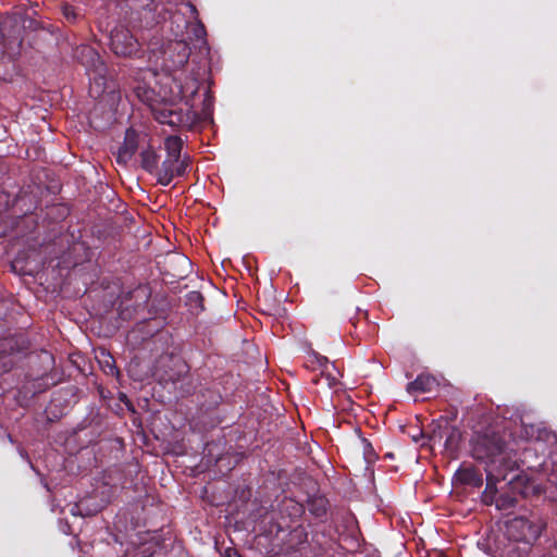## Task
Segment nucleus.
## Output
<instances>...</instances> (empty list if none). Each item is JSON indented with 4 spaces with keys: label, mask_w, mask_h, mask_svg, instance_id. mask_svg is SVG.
<instances>
[{
    "label": "nucleus",
    "mask_w": 557,
    "mask_h": 557,
    "mask_svg": "<svg viewBox=\"0 0 557 557\" xmlns=\"http://www.w3.org/2000/svg\"><path fill=\"white\" fill-rule=\"evenodd\" d=\"M182 76L183 73L173 77L169 94L164 91L163 95H157L154 89L146 84H137L134 91L137 98L150 108L160 124L189 129L196 121V114L190 109L184 110L177 101L189 104L193 96L198 92L199 82L195 76H186L185 81Z\"/></svg>",
    "instance_id": "obj_1"
},
{
    "label": "nucleus",
    "mask_w": 557,
    "mask_h": 557,
    "mask_svg": "<svg viewBox=\"0 0 557 557\" xmlns=\"http://www.w3.org/2000/svg\"><path fill=\"white\" fill-rule=\"evenodd\" d=\"M160 24H163L161 26L162 33L170 32L173 39H168L160 47L154 36L148 39V47L151 53L149 59H154L156 70L160 67L171 76V79L183 73V81H185L186 76H195L199 81L198 75L194 71L188 74L183 71L190 57V48L185 39V30L189 22L184 17V13L175 11V13L168 14L165 21H161Z\"/></svg>",
    "instance_id": "obj_2"
},
{
    "label": "nucleus",
    "mask_w": 557,
    "mask_h": 557,
    "mask_svg": "<svg viewBox=\"0 0 557 557\" xmlns=\"http://www.w3.org/2000/svg\"><path fill=\"white\" fill-rule=\"evenodd\" d=\"M505 444L496 434L478 435L472 443V456L485 463L486 488L484 497L495 494L496 484L500 480V474H495L496 463L502 460Z\"/></svg>",
    "instance_id": "obj_3"
},
{
    "label": "nucleus",
    "mask_w": 557,
    "mask_h": 557,
    "mask_svg": "<svg viewBox=\"0 0 557 557\" xmlns=\"http://www.w3.org/2000/svg\"><path fill=\"white\" fill-rule=\"evenodd\" d=\"M127 7L131 9L129 23L138 29H152L165 21L168 14L175 13L170 0H127Z\"/></svg>",
    "instance_id": "obj_4"
},
{
    "label": "nucleus",
    "mask_w": 557,
    "mask_h": 557,
    "mask_svg": "<svg viewBox=\"0 0 557 557\" xmlns=\"http://www.w3.org/2000/svg\"><path fill=\"white\" fill-rule=\"evenodd\" d=\"M75 59L85 67L91 82V91L100 95L106 89L108 70L99 53L90 46L82 45L74 52Z\"/></svg>",
    "instance_id": "obj_5"
},
{
    "label": "nucleus",
    "mask_w": 557,
    "mask_h": 557,
    "mask_svg": "<svg viewBox=\"0 0 557 557\" xmlns=\"http://www.w3.org/2000/svg\"><path fill=\"white\" fill-rule=\"evenodd\" d=\"M545 522L537 516L515 517L506 523L507 536L516 542L533 543L535 542L545 528Z\"/></svg>",
    "instance_id": "obj_6"
},
{
    "label": "nucleus",
    "mask_w": 557,
    "mask_h": 557,
    "mask_svg": "<svg viewBox=\"0 0 557 557\" xmlns=\"http://www.w3.org/2000/svg\"><path fill=\"white\" fill-rule=\"evenodd\" d=\"M110 48L114 54L124 58L140 57V44L128 28L115 26L110 34Z\"/></svg>",
    "instance_id": "obj_7"
},
{
    "label": "nucleus",
    "mask_w": 557,
    "mask_h": 557,
    "mask_svg": "<svg viewBox=\"0 0 557 557\" xmlns=\"http://www.w3.org/2000/svg\"><path fill=\"white\" fill-rule=\"evenodd\" d=\"M188 165V157L183 159L166 157L158 169V183L162 186H169L175 177H181L186 173Z\"/></svg>",
    "instance_id": "obj_8"
},
{
    "label": "nucleus",
    "mask_w": 557,
    "mask_h": 557,
    "mask_svg": "<svg viewBox=\"0 0 557 557\" xmlns=\"http://www.w3.org/2000/svg\"><path fill=\"white\" fill-rule=\"evenodd\" d=\"M22 15L20 13H14L12 15H8L0 21V36L4 41H9L10 44H16L21 46L22 44V33L23 29L21 27Z\"/></svg>",
    "instance_id": "obj_9"
},
{
    "label": "nucleus",
    "mask_w": 557,
    "mask_h": 557,
    "mask_svg": "<svg viewBox=\"0 0 557 557\" xmlns=\"http://www.w3.org/2000/svg\"><path fill=\"white\" fill-rule=\"evenodd\" d=\"M438 386V381L431 374H420L407 385L409 393H431Z\"/></svg>",
    "instance_id": "obj_10"
},
{
    "label": "nucleus",
    "mask_w": 557,
    "mask_h": 557,
    "mask_svg": "<svg viewBox=\"0 0 557 557\" xmlns=\"http://www.w3.org/2000/svg\"><path fill=\"white\" fill-rule=\"evenodd\" d=\"M196 95H197V92L193 96L191 101H190L189 104H186V102L183 101L184 102V107H182L184 110L190 109L196 114V121H195V123L189 128H191L197 123V121H199V120H202V121H211L212 120L213 97L207 90L205 92V95H203L205 97H203V100H202L201 112L197 113L194 110V107H195L194 98H195Z\"/></svg>",
    "instance_id": "obj_11"
},
{
    "label": "nucleus",
    "mask_w": 557,
    "mask_h": 557,
    "mask_svg": "<svg viewBox=\"0 0 557 557\" xmlns=\"http://www.w3.org/2000/svg\"><path fill=\"white\" fill-rule=\"evenodd\" d=\"M136 150H137L136 136L132 132L127 131L124 144L119 148V152H117V157H116L117 162L126 164L131 160L133 154L136 152Z\"/></svg>",
    "instance_id": "obj_12"
},
{
    "label": "nucleus",
    "mask_w": 557,
    "mask_h": 557,
    "mask_svg": "<svg viewBox=\"0 0 557 557\" xmlns=\"http://www.w3.org/2000/svg\"><path fill=\"white\" fill-rule=\"evenodd\" d=\"M460 482L479 487L483 484L482 474L472 468H463L457 472Z\"/></svg>",
    "instance_id": "obj_13"
},
{
    "label": "nucleus",
    "mask_w": 557,
    "mask_h": 557,
    "mask_svg": "<svg viewBox=\"0 0 557 557\" xmlns=\"http://www.w3.org/2000/svg\"><path fill=\"white\" fill-rule=\"evenodd\" d=\"M164 149L168 158H182L183 140L178 136H168L164 140Z\"/></svg>",
    "instance_id": "obj_14"
},
{
    "label": "nucleus",
    "mask_w": 557,
    "mask_h": 557,
    "mask_svg": "<svg viewBox=\"0 0 557 557\" xmlns=\"http://www.w3.org/2000/svg\"><path fill=\"white\" fill-rule=\"evenodd\" d=\"M183 7L191 14L193 18L196 21V23L191 26L194 37L198 40H205V37L207 35L206 28L203 24L197 18L196 7L190 2L183 3ZM203 44H206V41H203Z\"/></svg>",
    "instance_id": "obj_15"
},
{
    "label": "nucleus",
    "mask_w": 557,
    "mask_h": 557,
    "mask_svg": "<svg viewBox=\"0 0 557 557\" xmlns=\"http://www.w3.org/2000/svg\"><path fill=\"white\" fill-rule=\"evenodd\" d=\"M141 166L149 173L158 171V156L152 150H144L140 153Z\"/></svg>",
    "instance_id": "obj_16"
},
{
    "label": "nucleus",
    "mask_w": 557,
    "mask_h": 557,
    "mask_svg": "<svg viewBox=\"0 0 557 557\" xmlns=\"http://www.w3.org/2000/svg\"><path fill=\"white\" fill-rule=\"evenodd\" d=\"M174 364L177 368V371L160 375V380L172 383H176L181 380L182 374L186 372V364L180 360H174Z\"/></svg>",
    "instance_id": "obj_17"
},
{
    "label": "nucleus",
    "mask_w": 557,
    "mask_h": 557,
    "mask_svg": "<svg viewBox=\"0 0 557 557\" xmlns=\"http://www.w3.org/2000/svg\"><path fill=\"white\" fill-rule=\"evenodd\" d=\"M491 503H495V505L498 509H507V508L515 506V499L512 497L500 496V497L494 499L491 496Z\"/></svg>",
    "instance_id": "obj_18"
},
{
    "label": "nucleus",
    "mask_w": 557,
    "mask_h": 557,
    "mask_svg": "<svg viewBox=\"0 0 557 557\" xmlns=\"http://www.w3.org/2000/svg\"><path fill=\"white\" fill-rule=\"evenodd\" d=\"M315 517H322L326 513V506L323 499H320L312 504L310 509Z\"/></svg>",
    "instance_id": "obj_19"
},
{
    "label": "nucleus",
    "mask_w": 557,
    "mask_h": 557,
    "mask_svg": "<svg viewBox=\"0 0 557 557\" xmlns=\"http://www.w3.org/2000/svg\"><path fill=\"white\" fill-rule=\"evenodd\" d=\"M62 13L64 15V17L67 20V21H74L75 17H76V13L74 11V8L73 7H70V5H64L62 8Z\"/></svg>",
    "instance_id": "obj_20"
},
{
    "label": "nucleus",
    "mask_w": 557,
    "mask_h": 557,
    "mask_svg": "<svg viewBox=\"0 0 557 557\" xmlns=\"http://www.w3.org/2000/svg\"><path fill=\"white\" fill-rule=\"evenodd\" d=\"M188 301L198 304L200 308H202V296L198 292H191L188 294Z\"/></svg>",
    "instance_id": "obj_21"
},
{
    "label": "nucleus",
    "mask_w": 557,
    "mask_h": 557,
    "mask_svg": "<svg viewBox=\"0 0 557 557\" xmlns=\"http://www.w3.org/2000/svg\"><path fill=\"white\" fill-rule=\"evenodd\" d=\"M318 362H319V366H320L321 368H324V369H326V368H327V364L330 363V362H329V360H327V358H326V357H323V356H321V357H319V358H318Z\"/></svg>",
    "instance_id": "obj_22"
},
{
    "label": "nucleus",
    "mask_w": 557,
    "mask_h": 557,
    "mask_svg": "<svg viewBox=\"0 0 557 557\" xmlns=\"http://www.w3.org/2000/svg\"><path fill=\"white\" fill-rule=\"evenodd\" d=\"M71 513L76 516V515H82L81 512V506L79 505H74L72 508H71Z\"/></svg>",
    "instance_id": "obj_23"
},
{
    "label": "nucleus",
    "mask_w": 557,
    "mask_h": 557,
    "mask_svg": "<svg viewBox=\"0 0 557 557\" xmlns=\"http://www.w3.org/2000/svg\"><path fill=\"white\" fill-rule=\"evenodd\" d=\"M227 557H240L237 553H228Z\"/></svg>",
    "instance_id": "obj_24"
}]
</instances>
